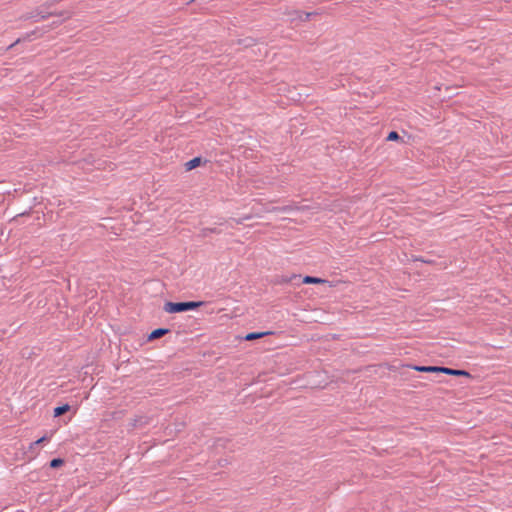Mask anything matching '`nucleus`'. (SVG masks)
Segmentation results:
<instances>
[{
    "label": "nucleus",
    "instance_id": "1",
    "mask_svg": "<svg viewBox=\"0 0 512 512\" xmlns=\"http://www.w3.org/2000/svg\"><path fill=\"white\" fill-rule=\"evenodd\" d=\"M204 304L202 301H185V302H166L163 310L167 313H181L195 310Z\"/></svg>",
    "mask_w": 512,
    "mask_h": 512
},
{
    "label": "nucleus",
    "instance_id": "2",
    "mask_svg": "<svg viewBox=\"0 0 512 512\" xmlns=\"http://www.w3.org/2000/svg\"><path fill=\"white\" fill-rule=\"evenodd\" d=\"M42 9H43L42 7H39L34 12L26 13V14L21 16V19L29 20V19H33L35 17H39L40 20H45V19H48L49 17L54 16V15H56V16H63L65 14V12H59V13L44 12Z\"/></svg>",
    "mask_w": 512,
    "mask_h": 512
},
{
    "label": "nucleus",
    "instance_id": "3",
    "mask_svg": "<svg viewBox=\"0 0 512 512\" xmlns=\"http://www.w3.org/2000/svg\"><path fill=\"white\" fill-rule=\"evenodd\" d=\"M316 14L317 13H315V12L304 13L299 10H292L287 13V15H289L291 17L292 21L295 19H299L302 22L308 21L311 18V16L316 15Z\"/></svg>",
    "mask_w": 512,
    "mask_h": 512
},
{
    "label": "nucleus",
    "instance_id": "4",
    "mask_svg": "<svg viewBox=\"0 0 512 512\" xmlns=\"http://www.w3.org/2000/svg\"><path fill=\"white\" fill-rule=\"evenodd\" d=\"M207 162H208V160L203 159L202 157L199 156V157H194L191 160L187 161L184 164V166H185L186 171H191Z\"/></svg>",
    "mask_w": 512,
    "mask_h": 512
},
{
    "label": "nucleus",
    "instance_id": "5",
    "mask_svg": "<svg viewBox=\"0 0 512 512\" xmlns=\"http://www.w3.org/2000/svg\"><path fill=\"white\" fill-rule=\"evenodd\" d=\"M440 373H444L447 375H453V376L471 377L470 373L466 370L452 369V368L443 367V366H441Z\"/></svg>",
    "mask_w": 512,
    "mask_h": 512
},
{
    "label": "nucleus",
    "instance_id": "6",
    "mask_svg": "<svg viewBox=\"0 0 512 512\" xmlns=\"http://www.w3.org/2000/svg\"><path fill=\"white\" fill-rule=\"evenodd\" d=\"M412 369L418 372H424V373H440L441 366H419V365H412Z\"/></svg>",
    "mask_w": 512,
    "mask_h": 512
},
{
    "label": "nucleus",
    "instance_id": "7",
    "mask_svg": "<svg viewBox=\"0 0 512 512\" xmlns=\"http://www.w3.org/2000/svg\"><path fill=\"white\" fill-rule=\"evenodd\" d=\"M169 332H170V330L167 328H157L149 334L148 340L152 341V340L159 339V338L165 336L166 334H168Z\"/></svg>",
    "mask_w": 512,
    "mask_h": 512
},
{
    "label": "nucleus",
    "instance_id": "8",
    "mask_svg": "<svg viewBox=\"0 0 512 512\" xmlns=\"http://www.w3.org/2000/svg\"><path fill=\"white\" fill-rule=\"evenodd\" d=\"M149 423V418L146 416H138L132 420L130 426L132 428L144 427Z\"/></svg>",
    "mask_w": 512,
    "mask_h": 512
},
{
    "label": "nucleus",
    "instance_id": "9",
    "mask_svg": "<svg viewBox=\"0 0 512 512\" xmlns=\"http://www.w3.org/2000/svg\"><path fill=\"white\" fill-rule=\"evenodd\" d=\"M273 332L272 331H264V332H251V333H248L244 339L246 341H252V340H255V339H259V338H262L264 336H268V335H272Z\"/></svg>",
    "mask_w": 512,
    "mask_h": 512
},
{
    "label": "nucleus",
    "instance_id": "10",
    "mask_svg": "<svg viewBox=\"0 0 512 512\" xmlns=\"http://www.w3.org/2000/svg\"><path fill=\"white\" fill-rule=\"evenodd\" d=\"M301 282L304 284H322L325 283L326 280L314 276H305Z\"/></svg>",
    "mask_w": 512,
    "mask_h": 512
},
{
    "label": "nucleus",
    "instance_id": "11",
    "mask_svg": "<svg viewBox=\"0 0 512 512\" xmlns=\"http://www.w3.org/2000/svg\"><path fill=\"white\" fill-rule=\"evenodd\" d=\"M71 409L69 404H63L61 406L54 408V416L59 417L64 415L66 412H68Z\"/></svg>",
    "mask_w": 512,
    "mask_h": 512
},
{
    "label": "nucleus",
    "instance_id": "12",
    "mask_svg": "<svg viewBox=\"0 0 512 512\" xmlns=\"http://www.w3.org/2000/svg\"><path fill=\"white\" fill-rule=\"evenodd\" d=\"M36 33V31H32L31 33H27L23 38H18L15 42H13L12 44H10L8 47H7V50H10L12 49L14 46H16L17 44H19L21 41H25V40H29L30 37L32 35H34Z\"/></svg>",
    "mask_w": 512,
    "mask_h": 512
},
{
    "label": "nucleus",
    "instance_id": "13",
    "mask_svg": "<svg viewBox=\"0 0 512 512\" xmlns=\"http://www.w3.org/2000/svg\"><path fill=\"white\" fill-rule=\"evenodd\" d=\"M64 465V460L62 458H54L49 462L50 468L57 469Z\"/></svg>",
    "mask_w": 512,
    "mask_h": 512
},
{
    "label": "nucleus",
    "instance_id": "14",
    "mask_svg": "<svg viewBox=\"0 0 512 512\" xmlns=\"http://www.w3.org/2000/svg\"><path fill=\"white\" fill-rule=\"evenodd\" d=\"M292 207L291 206H283V207H272L270 209L267 210V212H290L292 211Z\"/></svg>",
    "mask_w": 512,
    "mask_h": 512
},
{
    "label": "nucleus",
    "instance_id": "15",
    "mask_svg": "<svg viewBox=\"0 0 512 512\" xmlns=\"http://www.w3.org/2000/svg\"><path fill=\"white\" fill-rule=\"evenodd\" d=\"M411 260L414 261V262L420 261V262H423L425 264H433L434 263V260H432V259H425L422 256H414V255H412L411 256Z\"/></svg>",
    "mask_w": 512,
    "mask_h": 512
},
{
    "label": "nucleus",
    "instance_id": "16",
    "mask_svg": "<svg viewBox=\"0 0 512 512\" xmlns=\"http://www.w3.org/2000/svg\"><path fill=\"white\" fill-rule=\"evenodd\" d=\"M251 218H252V215L251 214H247V215H244V216H242L240 218H237V219L236 218H231V220L239 225V224H243L244 221H246V220H250Z\"/></svg>",
    "mask_w": 512,
    "mask_h": 512
},
{
    "label": "nucleus",
    "instance_id": "17",
    "mask_svg": "<svg viewBox=\"0 0 512 512\" xmlns=\"http://www.w3.org/2000/svg\"><path fill=\"white\" fill-rule=\"evenodd\" d=\"M48 440H49V437L43 436V437L39 438L38 440L32 442L30 444V449H34L36 446H38V445H40V444H42V443H44V442H46Z\"/></svg>",
    "mask_w": 512,
    "mask_h": 512
},
{
    "label": "nucleus",
    "instance_id": "18",
    "mask_svg": "<svg viewBox=\"0 0 512 512\" xmlns=\"http://www.w3.org/2000/svg\"><path fill=\"white\" fill-rule=\"evenodd\" d=\"M399 139H401V137L398 134V132H396V131L389 132V134H388V136L386 138L387 141H397Z\"/></svg>",
    "mask_w": 512,
    "mask_h": 512
},
{
    "label": "nucleus",
    "instance_id": "19",
    "mask_svg": "<svg viewBox=\"0 0 512 512\" xmlns=\"http://www.w3.org/2000/svg\"><path fill=\"white\" fill-rule=\"evenodd\" d=\"M240 43H242L246 47H248V46H252L255 43V40L253 38H246L244 40H241Z\"/></svg>",
    "mask_w": 512,
    "mask_h": 512
},
{
    "label": "nucleus",
    "instance_id": "20",
    "mask_svg": "<svg viewBox=\"0 0 512 512\" xmlns=\"http://www.w3.org/2000/svg\"><path fill=\"white\" fill-rule=\"evenodd\" d=\"M300 276L299 275H292L290 278H283L281 283H288V282H292L293 280H296V279H299Z\"/></svg>",
    "mask_w": 512,
    "mask_h": 512
},
{
    "label": "nucleus",
    "instance_id": "21",
    "mask_svg": "<svg viewBox=\"0 0 512 512\" xmlns=\"http://www.w3.org/2000/svg\"><path fill=\"white\" fill-rule=\"evenodd\" d=\"M29 214H30V212H29V211H25V212L19 213V214H17L15 217H13L11 221H17V219H18L19 217L27 216V215H29Z\"/></svg>",
    "mask_w": 512,
    "mask_h": 512
},
{
    "label": "nucleus",
    "instance_id": "22",
    "mask_svg": "<svg viewBox=\"0 0 512 512\" xmlns=\"http://www.w3.org/2000/svg\"><path fill=\"white\" fill-rule=\"evenodd\" d=\"M212 0H190V2H198L200 5L202 4H208Z\"/></svg>",
    "mask_w": 512,
    "mask_h": 512
},
{
    "label": "nucleus",
    "instance_id": "23",
    "mask_svg": "<svg viewBox=\"0 0 512 512\" xmlns=\"http://www.w3.org/2000/svg\"><path fill=\"white\" fill-rule=\"evenodd\" d=\"M204 231L209 233H220L216 228H205Z\"/></svg>",
    "mask_w": 512,
    "mask_h": 512
}]
</instances>
